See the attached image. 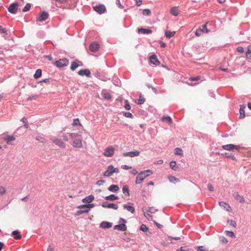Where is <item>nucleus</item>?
<instances>
[{"instance_id":"nucleus-1","label":"nucleus","mask_w":251,"mask_h":251,"mask_svg":"<svg viewBox=\"0 0 251 251\" xmlns=\"http://www.w3.org/2000/svg\"><path fill=\"white\" fill-rule=\"evenodd\" d=\"M69 136L73 141V145L74 147L80 148L82 147L81 135L76 133H70Z\"/></svg>"},{"instance_id":"nucleus-2","label":"nucleus","mask_w":251,"mask_h":251,"mask_svg":"<svg viewBox=\"0 0 251 251\" xmlns=\"http://www.w3.org/2000/svg\"><path fill=\"white\" fill-rule=\"evenodd\" d=\"M95 206V204L94 203H88L87 204H82L79 205L77 208H85V210H79L77 211L75 213L76 216H79L80 214L83 213H87L89 212L90 209Z\"/></svg>"},{"instance_id":"nucleus-3","label":"nucleus","mask_w":251,"mask_h":251,"mask_svg":"<svg viewBox=\"0 0 251 251\" xmlns=\"http://www.w3.org/2000/svg\"><path fill=\"white\" fill-rule=\"evenodd\" d=\"M151 174H152V172L150 170L142 171L138 175L136 178V183H141L145 178L149 176Z\"/></svg>"},{"instance_id":"nucleus-4","label":"nucleus","mask_w":251,"mask_h":251,"mask_svg":"<svg viewBox=\"0 0 251 251\" xmlns=\"http://www.w3.org/2000/svg\"><path fill=\"white\" fill-rule=\"evenodd\" d=\"M69 64V60L66 58L60 59L54 62V65L58 68H62Z\"/></svg>"},{"instance_id":"nucleus-5","label":"nucleus","mask_w":251,"mask_h":251,"mask_svg":"<svg viewBox=\"0 0 251 251\" xmlns=\"http://www.w3.org/2000/svg\"><path fill=\"white\" fill-rule=\"evenodd\" d=\"M222 148L224 150L234 151V150L239 151L240 147L239 146L234 144H227L222 146Z\"/></svg>"},{"instance_id":"nucleus-6","label":"nucleus","mask_w":251,"mask_h":251,"mask_svg":"<svg viewBox=\"0 0 251 251\" xmlns=\"http://www.w3.org/2000/svg\"><path fill=\"white\" fill-rule=\"evenodd\" d=\"M93 9L99 14L104 13L106 11V9L104 5L99 4L93 7Z\"/></svg>"},{"instance_id":"nucleus-7","label":"nucleus","mask_w":251,"mask_h":251,"mask_svg":"<svg viewBox=\"0 0 251 251\" xmlns=\"http://www.w3.org/2000/svg\"><path fill=\"white\" fill-rule=\"evenodd\" d=\"M49 17L48 12L43 11L41 12L37 18V21L43 22L46 20Z\"/></svg>"},{"instance_id":"nucleus-8","label":"nucleus","mask_w":251,"mask_h":251,"mask_svg":"<svg viewBox=\"0 0 251 251\" xmlns=\"http://www.w3.org/2000/svg\"><path fill=\"white\" fill-rule=\"evenodd\" d=\"M115 149L112 146L107 147L104 152L103 155L106 157H112L114 153Z\"/></svg>"},{"instance_id":"nucleus-9","label":"nucleus","mask_w":251,"mask_h":251,"mask_svg":"<svg viewBox=\"0 0 251 251\" xmlns=\"http://www.w3.org/2000/svg\"><path fill=\"white\" fill-rule=\"evenodd\" d=\"M18 4L17 2L12 3L8 8V11L12 14H16L18 10Z\"/></svg>"},{"instance_id":"nucleus-10","label":"nucleus","mask_w":251,"mask_h":251,"mask_svg":"<svg viewBox=\"0 0 251 251\" xmlns=\"http://www.w3.org/2000/svg\"><path fill=\"white\" fill-rule=\"evenodd\" d=\"M101 206L103 208H112L115 210H117L118 208V206L115 203H109L106 201L103 202Z\"/></svg>"},{"instance_id":"nucleus-11","label":"nucleus","mask_w":251,"mask_h":251,"mask_svg":"<svg viewBox=\"0 0 251 251\" xmlns=\"http://www.w3.org/2000/svg\"><path fill=\"white\" fill-rule=\"evenodd\" d=\"M100 48V45L97 42H92L89 46V50L92 52L97 51Z\"/></svg>"},{"instance_id":"nucleus-12","label":"nucleus","mask_w":251,"mask_h":251,"mask_svg":"<svg viewBox=\"0 0 251 251\" xmlns=\"http://www.w3.org/2000/svg\"><path fill=\"white\" fill-rule=\"evenodd\" d=\"M149 60L151 63L156 66L160 64V61L158 60L157 56L155 54H152L149 57Z\"/></svg>"},{"instance_id":"nucleus-13","label":"nucleus","mask_w":251,"mask_h":251,"mask_svg":"<svg viewBox=\"0 0 251 251\" xmlns=\"http://www.w3.org/2000/svg\"><path fill=\"white\" fill-rule=\"evenodd\" d=\"M140 154L139 151H131L129 152H124L123 155L124 156H129L131 157L137 156Z\"/></svg>"},{"instance_id":"nucleus-14","label":"nucleus","mask_w":251,"mask_h":251,"mask_svg":"<svg viewBox=\"0 0 251 251\" xmlns=\"http://www.w3.org/2000/svg\"><path fill=\"white\" fill-rule=\"evenodd\" d=\"M79 75L83 76L86 75L88 77H91V72L88 69H82L78 72Z\"/></svg>"},{"instance_id":"nucleus-15","label":"nucleus","mask_w":251,"mask_h":251,"mask_svg":"<svg viewBox=\"0 0 251 251\" xmlns=\"http://www.w3.org/2000/svg\"><path fill=\"white\" fill-rule=\"evenodd\" d=\"M114 229L119 231H125L126 230L127 226L125 224H121L114 226Z\"/></svg>"},{"instance_id":"nucleus-16","label":"nucleus","mask_w":251,"mask_h":251,"mask_svg":"<svg viewBox=\"0 0 251 251\" xmlns=\"http://www.w3.org/2000/svg\"><path fill=\"white\" fill-rule=\"evenodd\" d=\"M112 226V224L111 223L107 222V221H103L100 224V227L106 229V228H109L111 227Z\"/></svg>"},{"instance_id":"nucleus-17","label":"nucleus","mask_w":251,"mask_h":251,"mask_svg":"<svg viewBox=\"0 0 251 251\" xmlns=\"http://www.w3.org/2000/svg\"><path fill=\"white\" fill-rule=\"evenodd\" d=\"M233 197L236 200L239 201L240 203H244L245 202L244 197L240 195L238 192H235L233 194Z\"/></svg>"},{"instance_id":"nucleus-18","label":"nucleus","mask_w":251,"mask_h":251,"mask_svg":"<svg viewBox=\"0 0 251 251\" xmlns=\"http://www.w3.org/2000/svg\"><path fill=\"white\" fill-rule=\"evenodd\" d=\"M112 169H113V166L112 165L109 166L107 168V170L106 171H105L104 173H103V176H107V177L112 176L113 174Z\"/></svg>"},{"instance_id":"nucleus-19","label":"nucleus","mask_w":251,"mask_h":251,"mask_svg":"<svg viewBox=\"0 0 251 251\" xmlns=\"http://www.w3.org/2000/svg\"><path fill=\"white\" fill-rule=\"evenodd\" d=\"M15 137L13 135H8L4 138V140L8 145H12L11 142L15 140Z\"/></svg>"},{"instance_id":"nucleus-20","label":"nucleus","mask_w":251,"mask_h":251,"mask_svg":"<svg viewBox=\"0 0 251 251\" xmlns=\"http://www.w3.org/2000/svg\"><path fill=\"white\" fill-rule=\"evenodd\" d=\"M94 196L93 195H90L85 198L83 199L82 201L85 203H89L94 200Z\"/></svg>"},{"instance_id":"nucleus-21","label":"nucleus","mask_w":251,"mask_h":251,"mask_svg":"<svg viewBox=\"0 0 251 251\" xmlns=\"http://www.w3.org/2000/svg\"><path fill=\"white\" fill-rule=\"evenodd\" d=\"M53 142L56 145L60 147L64 148H65V144L60 140L58 138H55L52 140Z\"/></svg>"},{"instance_id":"nucleus-22","label":"nucleus","mask_w":251,"mask_h":251,"mask_svg":"<svg viewBox=\"0 0 251 251\" xmlns=\"http://www.w3.org/2000/svg\"><path fill=\"white\" fill-rule=\"evenodd\" d=\"M245 108H246L245 105H240V108L239 109V113H240L239 118L240 119H243L245 116Z\"/></svg>"},{"instance_id":"nucleus-23","label":"nucleus","mask_w":251,"mask_h":251,"mask_svg":"<svg viewBox=\"0 0 251 251\" xmlns=\"http://www.w3.org/2000/svg\"><path fill=\"white\" fill-rule=\"evenodd\" d=\"M12 235L13 236L14 238L16 240H19L22 238L20 232L18 230L13 231L12 232Z\"/></svg>"},{"instance_id":"nucleus-24","label":"nucleus","mask_w":251,"mask_h":251,"mask_svg":"<svg viewBox=\"0 0 251 251\" xmlns=\"http://www.w3.org/2000/svg\"><path fill=\"white\" fill-rule=\"evenodd\" d=\"M138 32L144 34H150L152 32V30L150 29H146L143 28H140L138 29Z\"/></svg>"},{"instance_id":"nucleus-25","label":"nucleus","mask_w":251,"mask_h":251,"mask_svg":"<svg viewBox=\"0 0 251 251\" xmlns=\"http://www.w3.org/2000/svg\"><path fill=\"white\" fill-rule=\"evenodd\" d=\"M119 199V198L114 195V194H111L109 196H106L105 197V200H107V201H116V200H118Z\"/></svg>"},{"instance_id":"nucleus-26","label":"nucleus","mask_w":251,"mask_h":251,"mask_svg":"<svg viewBox=\"0 0 251 251\" xmlns=\"http://www.w3.org/2000/svg\"><path fill=\"white\" fill-rule=\"evenodd\" d=\"M123 208L127 210L128 211L131 212V213H135V208L132 205H128L127 204H125L123 205Z\"/></svg>"},{"instance_id":"nucleus-27","label":"nucleus","mask_w":251,"mask_h":251,"mask_svg":"<svg viewBox=\"0 0 251 251\" xmlns=\"http://www.w3.org/2000/svg\"><path fill=\"white\" fill-rule=\"evenodd\" d=\"M140 229L143 232L148 231V232L146 233L148 236H150L151 234L150 231H148L149 228L144 224H142L141 225Z\"/></svg>"},{"instance_id":"nucleus-28","label":"nucleus","mask_w":251,"mask_h":251,"mask_svg":"<svg viewBox=\"0 0 251 251\" xmlns=\"http://www.w3.org/2000/svg\"><path fill=\"white\" fill-rule=\"evenodd\" d=\"M162 121L163 122H166L169 124H171L173 123V121L171 117L169 116H163L162 118Z\"/></svg>"},{"instance_id":"nucleus-29","label":"nucleus","mask_w":251,"mask_h":251,"mask_svg":"<svg viewBox=\"0 0 251 251\" xmlns=\"http://www.w3.org/2000/svg\"><path fill=\"white\" fill-rule=\"evenodd\" d=\"M108 189L111 192L116 193L119 190V187L117 185L112 184L108 188Z\"/></svg>"},{"instance_id":"nucleus-30","label":"nucleus","mask_w":251,"mask_h":251,"mask_svg":"<svg viewBox=\"0 0 251 251\" xmlns=\"http://www.w3.org/2000/svg\"><path fill=\"white\" fill-rule=\"evenodd\" d=\"M170 13L175 16H177L178 15V10L177 9V7L175 6L171 8L170 9Z\"/></svg>"},{"instance_id":"nucleus-31","label":"nucleus","mask_w":251,"mask_h":251,"mask_svg":"<svg viewBox=\"0 0 251 251\" xmlns=\"http://www.w3.org/2000/svg\"><path fill=\"white\" fill-rule=\"evenodd\" d=\"M219 204L221 207H223L224 209H226L227 211H228L230 207L229 205L225 201H220L219 202Z\"/></svg>"},{"instance_id":"nucleus-32","label":"nucleus","mask_w":251,"mask_h":251,"mask_svg":"<svg viewBox=\"0 0 251 251\" xmlns=\"http://www.w3.org/2000/svg\"><path fill=\"white\" fill-rule=\"evenodd\" d=\"M123 192L124 194H125L127 196H129V189L128 186L126 185H125L123 187Z\"/></svg>"},{"instance_id":"nucleus-33","label":"nucleus","mask_w":251,"mask_h":251,"mask_svg":"<svg viewBox=\"0 0 251 251\" xmlns=\"http://www.w3.org/2000/svg\"><path fill=\"white\" fill-rule=\"evenodd\" d=\"M176 32L175 31H166L165 35L166 37L168 38H170L174 36Z\"/></svg>"},{"instance_id":"nucleus-34","label":"nucleus","mask_w":251,"mask_h":251,"mask_svg":"<svg viewBox=\"0 0 251 251\" xmlns=\"http://www.w3.org/2000/svg\"><path fill=\"white\" fill-rule=\"evenodd\" d=\"M248 50L246 52V55L248 59L251 60V45L247 47Z\"/></svg>"},{"instance_id":"nucleus-35","label":"nucleus","mask_w":251,"mask_h":251,"mask_svg":"<svg viewBox=\"0 0 251 251\" xmlns=\"http://www.w3.org/2000/svg\"><path fill=\"white\" fill-rule=\"evenodd\" d=\"M42 75V70L41 69H37L34 75V77L35 79H37L41 77Z\"/></svg>"},{"instance_id":"nucleus-36","label":"nucleus","mask_w":251,"mask_h":251,"mask_svg":"<svg viewBox=\"0 0 251 251\" xmlns=\"http://www.w3.org/2000/svg\"><path fill=\"white\" fill-rule=\"evenodd\" d=\"M79 66V65L77 64L76 61H73L71 63V70L72 71H75Z\"/></svg>"},{"instance_id":"nucleus-37","label":"nucleus","mask_w":251,"mask_h":251,"mask_svg":"<svg viewBox=\"0 0 251 251\" xmlns=\"http://www.w3.org/2000/svg\"><path fill=\"white\" fill-rule=\"evenodd\" d=\"M168 178L169 180L170 181V182H174V181L178 182L180 181L178 178L175 177L174 176H169Z\"/></svg>"},{"instance_id":"nucleus-38","label":"nucleus","mask_w":251,"mask_h":251,"mask_svg":"<svg viewBox=\"0 0 251 251\" xmlns=\"http://www.w3.org/2000/svg\"><path fill=\"white\" fill-rule=\"evenodd\" d=\"M145 101V99L141 95L139 96L137 101H136L137 104L140 105L143 104Z\"/></svg>"},{"instance_id":"nucleus-39","label":"nucleus","mask_w":251,"mask_h":251,"mask_svg":"<svg viewBox=\"0 0 251 251\" xmlns=\"http://www.w3.org/2000/svg\"><path fill=\"white\" fill-rule=\"evenodd\" d=\"M225 233L226 235L228 237H231V238H235V234L233 231H228V230H226L225 231Z\"/></svg>"},{"instance_id":"nucleus-40","label":"nucleus","mask_w":251,"mask_h":251,"mask_svg":"<svg viewBox=\"0 0 251 251\" xmlns=\"http://www.w3.org/2000/svg\"><path fill=\"white\" fill-rule=\"evenodd\" d=\"M0 33L3 34V36L8 35V33L7 30L5 28H3L0 25Z\"/></svg>"},{"instance_id":"nucleus-41","label":"nucleus","mask_w":251,"mask_h":251,"mask_svg":"<svg viewBox=\"0 0 251 251\" xmlns=\"http://www.w3.org/2000/svg\"><path fill=\"white\" fill-rule=\"evenodd\" d=\"M73 126H81V125L80 123L79 120L78 118L74 119L73 120V123L72 124Z\"/></svg>"},{"instance_id":"nucleus-42","label":"nucleus","mask_w":251,"mask_h":251,"mask_svg":"<svg viewBox=\"0 0 251 251\" xmlns=\"http://www.w3.org/2000/svg\"><path fill=\"white\" fill-rule=\"evenodd\" d=\"M175 154L176 155H182V150L180 148H176L175 149Z\"/></svg>"},{"instance_id":"nucleus-43","label":"nucleus","mask_w":251,"mask_h":251,"mask_svg":"<svg viewBox=\"0 0 251 251\" xmlns=\"http://www.w3.org/2000/svg\"><path fill=\"white\" fill-rule=\"evenodd\" d=\"M30 8H31V4L29 3H27L26 4L25 6L23 9L22 11L23 12L28 11L30 10Z\"/></svg>"},{"instance_id":"nucleus-44","label":"nucleus","mask_w":251,"mask_h":251,"mask_svg":"<svg viewBox=\"0 0 251 251\" xmlns=\"http://www.w3.org/2000/svg\"><path fill=\"white\" fill-rule=\"evenodd\" d=\"M170 166L171 169L175 171H176L177 170V167L176 166V162L175 161H172L170 162Z\"/></svg>"},{"instance_id":"nucleus-45","label":"nucleus","mask_w":251,"mask_h":251,"mask_svg":"<svg viewBox=\"0 0 251 251\" xmlns=\"http://www.w3.org/2000/svg\"><path fill=\"white\" fill-rule=\"evenodd\" d=\"M35 139L36 140L40 141L42 143H45L47 142V139L40 136H38L36 137Z\"/></svg>"},{"instance_id":"nucleus-46","label":"nucleus","mask_w":251,"mask_h":251,"mask_svg":"<svg viewBox=\"0 0 251 251\" xmlns=\"http://www.w3.org/2000/svg\"><path fill=\"white\" fill-rule=\"evenodd\" d=\"M203 33H204L203 30L201 29V28H198L196 32H195V35L197 36H201Z\"/></svg>"},{"instance_id":"nucleus-47","label":"nucleus","mask_w":251,"mask_h":251,"mask_svg":"<svg viewBox=\"0 0 251 251\" xmlns=\"http://www.w3.org/2000/svg\"><path fill=\"white\" fill-rule=\"evenodd\" d=\"M103 98L107 100H111L112 97L109 93H104L102 94Z\"/></svg>"},{"instance_id":"nucleus-48","label":"nucleus","mask_w":251,"mask_h":251,"mask_svg":"<svg viewBox=\"0 0 251 251\" xmlns=\"http://www.w3.org/2000/svg\"><path fill=\"white\" fill-rule=\"evenodd\" d=\"M122 113H123V115L126 118H131V119H132L133 118V115L129 112H123Z\"/></svg>"},{"instance_id":"nucleus-49","label":"nucleus","mask_w":251,"mask_h":251,"mask_svg":"<svg viewBox=\"0 0 251 251\" xmlns=\"http://www.w3.org/2000/svg\"><path fill=\"white\" fill-rule=\"evenodd\" d=\"M219 239L222 244H226L228 242L227 239L224 236H220Z\"/></svg>"},{"instance_id":"nucleus-50","label":"nucleus","mask_w":251,"mask_h":251,"mask_svg":"<svg viewBox=\"0 0 251 251\" xmlns=\"http://www.w3.org/2000/svg\"><path fill=\"white\" fill-rule=\"evenodd\" d=\"M227 223L231 226L235 227L236 226V223L235 221L232 220H228L227 221Z\"/></svg>"},{"instance_id":"nucleus-51","label":"nucleus","mask_w":251,"mask_h":251,"mask_svg":"<svg viewBox=\"0 0 251 251\" xmlns=\"http://www.w3.org/2000/svg\"><path fill=\"white\" fill-rule=\"evenodd\" d=\"M125 108L127 110H129L131 108L130 104L129 103L127 100H125V103L124 105Z\"/></svg>"},{"instance_id":"nucleus-52","label":"nucleus","mask_w":251,"mask_h":251,"mask_svg":"<svg viewBox=\"0 0 251 251\" xmlns=\"http://www.w3.org/2000/svg\"><path fill=\"white\" fill-rule=\"evenodd\" d=\"M143 14L145 16H150L151 14V11L149 9H145L143 11Z\"/></svg>"},{"instance_id":"nucleus-53","label":"nucleus","mask_w":251,"mask_h":251,"mask_svg":"<svg viewBox=\"0 0 251 251\" xmlns=\"http://www.w3.org/2000/svg\"><path fill=\"white\" fill-rule=\"evenodd\" d=\"M145 217L149 221L152 220V216L149 213H144Z\"/></svg>"},{"instance_id":"nucleus-54","label":"nucleus","mask_w":251,"mask_h":251,"mask_svg":"<svg viewBox=\"0 0 251 251\" xmlns=\"http://www.w3.org/2000/svg\"><path fill=\"white\" fill-rule=\"evenodd\" d=\"M207 23H206V24L203 25H202V28H201L202 30H203L204 32H205V33H208L210 31L209 29H208L207 28Z\"/></svg>"},{"instance_id":"nucleus-55","label":"nucleus","mask_w":251,"mask_h":251,"mask_svg":"<svg viewBox=\"0 0 251 251\" xmlns=\"http://www.w3.org/2000/svg\"><path fill=\"white\" fill-rule=\"evenodd\" d=\"M172 239H174L175 240H179L180 239V237H175V238H174L173 237H171V236H169L168 237L167 239H166V241L167 242H170V243H171V241Z\"/></svg>"},{"instance_id":"nucleus-56","label":"nucleus","mask_w":251,"mask_h":251,"mask_svg":"<svg viewBox=\"0 0 251 251\" xmlns=\"http://www.w3.org/2000/svg\"><path fill=\"white\" fill-rule=\"evenodd\" d=\"M5 192L6 190L4 187L2 186H0V195H3L5 193Z\"/></svg>"},{"instance_id":"nucleus-57","label":"nucleus","mask_w":251,"mask_h":251,"mask_svg":"<svg viewBox=\"0 0 251 251\" xmlns=\"http://www.w3.org/2000/svg\"><path fill=\"white\" fill-rule=\"evenodd\" d=\"M177 251H190V249L186 246L181 247Z\"/></svg>"},{"instance_id":"nucleus-58","label":"nucleus","mask_w":251,"mask_h":251,"mask_svg":"<svg viewBox=\"0 0 251 251\" xmlns=\"http://www.w3.org/2000/svg\"><path fill=\"white\" fill-rule=\"evenodd\" d=\"M196 250L198 251H207V250H205V248L204 246H198L196 248Z\"/></svg>"},{"instance_id":"nucleus-59","label":"nucleus","mask_w":251,"mask_h":251,"mask_svg":"<svg viewBox=\"0 0 251 251\" xmlns=\"http://www.w3.org/2000/svg\"><path fill=\"white\" fill-rule=\"evenodd\" d=\"M146 86L149 88H151L152 89V90L153 91V92H154L155 93H157V89L152 86L151 85H150V84H146Z\"/></svg>"},{"instance_id":"nucleus-60","label":"nucleus","mask_w":251,"mask_h":251,"mask_svg":"<svg viewBox=\"0 0 251 251\" xmlns=\"http://www.w3.org/2000/svg\"><path fill=\"white\" fill-rule=\"evenodd\" d=\"M200 76H196V77H190L189 80L190 81H193L199 80H200Z\"/></svg>"},{"instance_id":"nucleus-61","label":"nucleus","mask_w":251,"mask_h":251,"mask_svg":"<svg viewBox=\"0 0 251 251\" xmlns=\"http://www.w3.org/2000/svg\"><path fill=\"white\" fill-rule=\"evenodd\" d=\"M207 188L209 191L211 192H213L214 190V187L212 186V184L209 183L207 185Z\"/></svg>"},{"instance_id":"nucleus-62","label":"nucleus","mask_w":251,"mask_h":251,"mask_svg":"<svg viewBox=\"0 0 251 251\" xmlns=\"http://www.w3.org/2000/svg\"><path fill=\"white\" fill-rule=\"evenodd\" d=\"M237 51L241 53H242L244 52V48L242 47H238L237 49Z\"/></svg>"},{"instance_id":"nucleus-63","label":"nucleus","mask_w":251,"mask_h":251,"mask_svg":"<svg viewBox=\"0 0 251 251\" xmlns=\"http://www.w3.org/2000/svg\"><path fill=\"white\" fill-rule=\"evenodd\" d=\"M116 3L117 5V6H118V7H119L120 8H121V9L124 8V6L121 4L120 0H116Z\"/></svg>"},{"instance_id":"nucleus-64","label":"nucleus","mask_w":251,"mask_h":251,"mask_svg":"<svg viewBox=\"0 0 251 251\" xmlns=\"http://www.w3.org/2000/svg\"><path fill=\"white\" fill-rule=\"evenodd\" d=\"M153 222L154 223V224L158 228H161L162 227V225L157 223L155 221H153Z\"/></svg>"}]
</instances>
